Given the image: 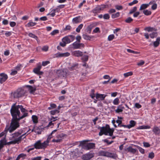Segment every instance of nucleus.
Returning a JSON list of instances; mask_svg holds the SVG:
<instances>
[{
	"instance_id": "nucleus-1",
	"label": "nucleus",
	"mask_w": 160,
	"mask_h": 160,
	"mask_svg": "<svg viewBox=\"0 0 160 160\" xmlns=\"http://www.w3.org/2000/svg\"><path fill=\"white\" fill-rule=\"evenodd\" d=\"M18 105L16 106L14 104L12 106L10 109V112L12 117L10 126L8 128V130L11 133L19 127V120L28 116V113H24L20 117V112L19 110Z\"/></svg>"
},
{
	"instance_id": "nucleus-2",
	"label": "nucleus",
	"mask_w": 160,
	"mask_h": 160,
	"mask_svg": "<svg viewBox=\"0 0 160 160\" xmlns=\"http://www.w3.org/2000/svg\"><path fill=\"white\" fill-rule=\"evenodd\" d=\"M100 131L99 133L100 136H102L103 134L105 135H109L112 136L111 138L114 139L115 138V136H112L114 129L113 128H111L109 127H103L100 129Z\"/></svg>"
},
{
	"instance_id": "nucleus-3",
	"label": "nucleus",
	"mask_w": 160,
	"mask_h": 160,
	"mask_svg": "<svg viewBox=\"0 0 160 160\" xmlns=\"http://www.w3.org/2000/svg\"><path fill=\"white\" fill-rule=\"evenodd\" d=\"M48 146L45 141L41 142V141L40 140L37 141L34 144V147L35 148L37 149L44 150Z\"/></svg>"
},
{
	"instance_id": "nucleus-4",
	"label": "nucleus",
	"mask_w": 160,
	"mask_h": 160,
	"mask_svg": "<svg viewBox=\"0 0 160 160\" xmlns=\"http://www.w3.org/2000/svg\"><path fill=\"white\" fill-rule=\"evenodd\" d=\"M26 134V133H25L20 136L18 133L16 132L12 134V136L10 140H13V141H15L17 140L16 141L17 142L16 143L18 144L21 141L22 137L25 136V135Z\"/></svg>"
},
{
	"instance_id": "nucleus-5",
	"label": "nucleus",
	"mask_w": 160,
	"mask_h": 160,
	"mask_svg": "<svg viewBox=\"0 0 160 160\" xmlns=\"http://www.w3.org/2000/svg\"><path fill=\"white\" fill-rule=\"evenodd\" d=\"M99 155L103 156L112 158H115L117 157L116 154L105 150L100 151L98 152Z\"/></svg>"
},
{
	"instance_id": "nucleus-6",
	"label": "nucleus",
	"mask_w": 160,
	"mask_h": 160,
	"mask_svg": "<svg viewBox=\"0 0 160 160\" xmlns=\"http://www.w3.org/2000/svg\"><path fill=\"white\" fill-rule=\"evenodd\" d=\"M24 93L23 90L18 89L15 92H12L11 93V97L12 98H18L23 96Z\"/></svg>"
},
{
	"instance_id": "nucleus-7",
	"label": "nucleus",
	"mask_w": 160,
	"mask_h": 160,
	"mask_svg": "<svg viewBox=\"0 0 160 160\" xmlns=\"http://www.w3.org/2000/svg\"><path fill=\"white\" fill-rule=\"evenodd\" d=\"M56 75L60 78L64 77L66 76L68 70L66 69L57 70L56 71Z\"/></svg>"
},
{
	"instance_id": "nucleus-8",
	"label": "nucleus",
	"mask_w": 160,
	"mask_h": 160,
	"mask_svg": "<svg viewBox=\"0 0 160 160\" xmlns=\"http://www.w3.org/2000/svg\"><path fill=\"white\" fill-rule=\"evenodd\" d=\"M31 131V129H29L28 130H27V128H22L20 129L18 132H17V133L20 135H21L22 133H26V134L25 135V136L23 138H25L26 136L28 135L29 133H30V131Z\"/></svg>"
},
{
	"instance_id": "nucleus-9",
	"label": "nucleus",
	"mask_w": 160,
	"mask_h": 160,
	"mask_svg": "<svg viewBox=\"0 0 160 160\" xmlns=\"http://www.w3.org/2000/svg\"><path fill=\"white\" fill-rule=\"evenodd\" d=\"M64 135H65L63 133H61L58 135L56 137L57 139H53L52 140V142H56L57 143L60 142H62Z\"/></svg>"
},
{
	"instance_id": "nucleus-10",
	"label": "nucleus",
	"mask_w": 160,
	"mask_h": 160,
	"mask_svg": "<svg viewBox=\"0 0 160 160\" xmlns=\"http://www.w3.org/2000/svg\"><path fill=\"white\" fill-rule=\"evenodd\" d=\"M105 8L106 6L105 5L98 6L92 10V12L94 13L100 12V11L103 10Z\"/></svg>"
},
{
	"instance_id": "nucleus-11",
	"label": "nucleus",
	"mask_w": 160,
	"mask_h": 160,
	"mask_svg": "<svg viewBox=\"0 0 160 160\" xmlns=\"http://www.w3.org/2000/svg\"><path fill=\"white\" fill-rule=\"evenodd\" d=\"M95 147V144L92 143H89L83 145L82 147L86 150H89Z\"/></svg>"
},
{
	"instance_id": "nucleus-12",
	"label": "nucleus",
	"mask_w": 160,
	"mask_h": 160,
	"mask_svg": "<svg viewBox=\"0 0 160 160\" xmlns=\"http://www.w3.org/2000/svg\"><path fill=\"white\" fill-rule=\"evenodd\" d=\"M107 96V95L104 94H100L97 93L96 94V98L99 101H102L104 100L106 97Z\"/></svg>"
},
{
	"instance_id": "nucleus-13",
	"label": "nucleus",
	"mask_w": 160,
	"mask_h": 160,
	"mask_svg": "<svg viewBox=\"0 0 160 160\" xmlns=\"http://www.w3.org/2000/svg\"><path fill=\"white\" fill-rule=\"evenodd\" d=\"M8 77L7 74L3 73L0 74V83L2 84L5 82L8 78Z\"/></svg>"
},
{
	"instance_id": "nucleus-14",
	"label": "nucleus",
	"mask_w": 160,
	"mask_h": 160,
	"mask_svg": "<svg viewBox=\"0 0 160 160\" xmlns=\"http://www.w3.org/2000/svg\"><path fill=\"white\" fill-rule=\"evenodd\" d=\"M93 155L91 153H88L82 156V159L84 160H88L92 158Z\"/></svg>"
},
{
	"instance_id": "nucleus-15",
	"label": "nucleus",
	"mask_w": 160,
	"mask_h": 160,
	"mask_svg": "<svg viewBox=\"0 0 160 160\" xmlns=\"http://www.w3.org/2000/svg\"><path fill=\"white\" fill-rule=\"evenodd\" d=\"M72 55L75 57H80L82 56L83 53L79 50H76L72 52Z\"/></svg>"
},
{
	"instance_id": "nucleus-16",
	"label": "nucleus",
	"mask_w": 160,
	"mask_h": 160,
	"mask_svg": "<svg viewBox=\"0 0 160 160\" xmlns=\"http://www.w3.org/2000/svg\"><path fill=\"white\" fill-rule=\"evenodd\" d=\"M70 55V53L68 52L64 53H60L58 52L55 54V57H67L69 56Z\"/></svg>"
},
{
	"instance_id": "nucleus-17",
	"label": "nucleus",
	"mask_w": 160,
	"mask_h": 160,
	"mask_svg": "<svg viewBox=\"0 0 160 160\" xmlns=\"http://www.w3.org/2000/svg\"><path fill=\"white\" fill-rule=\"evenodd\" d=\"M31 132H34L35 133H37L38 134H41L42 131V130L40 128L38 127H34L33 129L31 130Z\"/></svg>"
},
{
	"instance_id": "nucleus-18",
	"label": "nucleus",
	"mask_w": 160,
	"mask_h": 160,
	"mask_svg": "<svg viewBox=\"0 0 160 160\" xmlns=\"http://www.w3.org/2000/svg\"><path fill=\"white\" fill-rule=\"evenodd\" d=\"M152 3L153 2H150L148 4H142L140 7L139 10L141 11L147 8L149 5H151Z\"/></svg>"
},
{
	"instance_id": "nucleus-19",
	"label": "nucleus",
	"mask_w": 160,
	"mask_h": 160,
	"mask_svg": "<svg viewBox=\"0 0 160 160\" xmlns=\"http://www.w3.org/2000/svg\"><path fill=\"white\" fill-rule=\"evenodd\" d=\"M82 18L80 16L76 17L72 19V22L75 23H77L81 22Z\"/></svg>"
},
{
	"instance_id": "nucleus-20",
	"label": "nucleus",
	"mask_w": 160,
	"mask_h": 160,
	"mask_svg": "<svg viewBox=\"0 0 160 160\" xmlns=\"http://www.w3.org/2000/svg\"><path fill=\"white\" fill-rule=\"evenodd\" d=\"M124 109V108L122 106V105L120 104L118 106L117 108L115 110V112L117 113H119L122 112Z\"/></svg>"
},
{
	"instance_id": "nucleus-21",
	"label": "nucleus",
	"mask_w": 160,
	"mask_h": 160,
	"mask_svg": "<svg viewBox=\"0 0 160 160\" xmlns=\"http://www.w3.org/2000/svg\"><path fill=\"white\" fill-rule=\"evenodd\" d=\"M6 145V140L5 137H4L0 141V149H1Z\"/></svg>"
},
{
	"instance_id": "nucleus-22",
	"label": "nucleus",
	"mask_w": 160,
	"mask_h": 160,
	"mask_svg": "<svg viewBox=\"0 0 160 160\" xmlns=\"http://www.w3.org/2000/svg\"><path fill=\"white\" fill-rule=\"evenodd\" d=\"M125 150L133 153H135L137 151L136 149L133 148L131 147H129L128 148H125Z\"/></svg>"
},
{
	"instance_id": "nucleus-23",
	"label": "nucleus",
	"mask_w": 160,
	"mask_h": 160,
	"mask_svg": "<svg viewBox=\"0 0 160 160\" xmlns=\"http://www.w3.org/2000/svg\"><path fill=\"white\" fill-rule=\"evenodd\" d=\"M152 131L155 135H158L160 133V129L157 126H154L153 127Z\"/></svg>"
},
{
	"instance_id": "nucleus-24",
	"label": "nucleus",
	"mask_w": 160,
	"mask_h": 160,
	"mask_svg": "<svg viewBox=\"0 0 160 160\" xmlns=\"http://www.w3.org/2000/svg\"><path fill=\"white\" fill-rule=\"evenodd\" d=\"M27 87L28 88V90L31 93L33 94L36 90V88L32 87L29 85L27 86Z\"/></svg>"
},
{
	"instance_id": "nucleus-25",
	"label": "nucleus",
	"mask_w": 160,
	"mask_h": 160,
	"mask_svg": "<svg viewBox=\"0 0 160 160\" xmlns=\"http://www.w3.org/2000/svg\"><path fill=\"white\" fill-rule=\"evenodd\" d=\"M160 37H158L156 40V41L153 42V45L155 48L158 47L160 44Z\"/></svg>"
},
{
	"instance_id": "nucleus-26",
	"label": "nucleus",
	"mask_w": 160,
	"mask_h": 160,
	"mask_svg": "<svg viewBox=\"0 0 160 160\" xmlns=\"http://www.w3.org/2000/svg\"><path fill=\"white\" fill-rule=\"evenodd\" d=\"M136 124V122L134 120H131L129 122V124L128 125V128L130 129L134 127Z\"/></svg>"
},
{
	"instance_id": "nucleus-27",
	"label": "nucleus",
	"mask_w": 160,
	"mask_h": 160,
	"mask_svg": "<svg viewBox=\"0 0 160 160\" xmlns=\"http://www.w3.org/2000/svg\"><path fill=\"white\" fill-rule=\"evenodd\" d=\"M32 122L34 124H36L38 122V118L36 116L34 115H32Z\"/></svg>"
},
{
	"instance_id": "nucleus-28",
	"label": "nucleus",
	"mask_w": 160,
	"mask_h": 160,
	"mask_svg": "<svg viewBox=\"0 0 160 160\" xmlns=\"http://www.w3.org/2000/svg\"><path fill=\"white\" fill-rule=\"evenodd\" d=\"M33 72L34 73L38 75H42L43 73L42 72L40 71V70H38L35 68L33 69Z\"/></svg>"
},
{
	"instance_id": "nucleus-29",
	"label": "nucleus",
	"mask_w": 160,
	"mask_h": 160,
	"mask_svg": "<svg viewBox=\"0 0 160 160\" xmlns=\"http://www.w3.org/2000/svg\"><path fill=\"white\" fill-rule=\"evenodd\" d=\"M18 108L20 109L21 112L24 113H27V112L28 111L25 108H23V107L22 105H18Z\"/></svg>"
},
{
	"instance_id": "nucleus-30",
	"label": "nucleus",
	"mask_w": 160,
	"mask_h": 160,
	"mask_svg": "<svg viewBox=\"0 0 160 160\" xmlns=\"http://www.w3.org/2000/svg\"><path fill=\"white\" fill-rule=\"evenodd\" d=\"M150 128V127L149 126L147 125H143L140 126L137 128V129H149Z\"/></svg>"
},
{
	"instance_id": "nucleus-31",
	"label": "nucleus",
	"mask_w": 160,
	"mask_h": 160,
	"mask_svg": "<svg viewBox=\"0 0 160 160\" xmlns=\"http://www.w3.org/2000/svg\"><path fill=\"white\" fill-rule=\"evenodd\" d=\"M72 46L73 48L75 49L80 48L78 42H75L72 44Z\"/></svg>"
},
{
	"instance_id": "nucleus-32",
	"label": "nucleus",
	"mask_w": 160,
	"mask_h": 160,
	"mask_svg": "<svg viewBox=\"0 0 160 160\" xmlns=\"http://www.w3.org/2000/svg\"><path fill=\"white\" fill-rule=\"evenodd\" d=\"M69 38L68 36H66L63 38L62 39V41L65 42L66 44L69 43H70Z\"/></svg>"
},
{
	"instance_id": "nucleus-33",
	"label": "nucleus",
	"mask_w": 160,
	"mask_h": 160,
	"mask_svg": "<svg viewBox=\"0 0 160 160\" xmlns=\"http://www.w3.org/2000/svg\"><path fill=\"white\" fill-rule=\"evenodd\" d=\"M59 111L57 109L52 110L50 112V114L52 115H54L56 114H58L59 113Z\"/></svg>"
},
{
	"instance_id": "nucleus-34",
	"label": "nucleus",
	"mask_w": 160,
	"mask_h": 160,
	"mask_svg": "<svg viewBox=\"0 0 160 160\" xmlns=\"http://www.w3.org/2000/svg\"><path fill=\"white\" fill-rule=\"evenodd\" d=\"M52 138V134H51L48 136V138H47V140L45 141V142H46V143L48 145H48L49 143L50 142V139L51 138Z\"/></svg>"
},
{
	"instance_id": "nucleus-35",
	"label": "nucleus",
	"mask_w": 160,
	"mask_h": 160,
	"mask_svg": "<svg viewBox=\"0 0 160 160\" xmlns=\"http://www.w3.org/2000/svg\"><path fill=\"white\" fill-rule=\"evenodd\" d=\"M149 36L151 38H153L157 36V33L156 32H153L150 33Z\"/></svg>"
},
{
	"instance_id": "nucleus-36",
	"label": "nucleus",
	"mask_w": 160,
	"mask_h": 160,
	"mask_svg": "<svg viewBox=\"0 0 160 160\" xmlns=\"http://www.w3.org/2000/svg\"><path fill=\"white\" fill-rule=\"evenodd\" d=\"M83 27V24H80L76 29V32H79L80 31L81 29Z\"/></svg>"
},
{
	"instance_id": "nucleus-37",
	"label": "nucleus",
	"mask_w": 160,
	"mask_h": 160,
	"mask_svg": "<svg viewBox=\"0 0 160 160\" xmlns=\"http://www.w3.org/2000/svg\"><path fill=\"white\" fill-rule=\"evenodd\" d=\"M119 103V99L118 98H115L113 101V103L114 105H118Z\"/></svg>"
},
{
	"instance_id": "nucleus-38",
	"label": "nucleus",
	"mask_w": 160,
	"mask_h": 160,
	"mask_svg": "<svg viewBox=\"0 0 160 160\" xmlns=\"http://www.w3.org/2000/svg\"><path fill=\"white\" fill-rule=\"evenodd\" d=\"M83 38L86 40H90L91 39V37L86 34H83L82 35Z\"/></svg>"
},
{
	"instance_id": "nucleus-39",
	"label": "nucleus",
	"mask_w": 160,
	"mask_h": 160,
	"mask_svg": "<svg viewBox=\"0 0 160 160\" xmlns=\"http://www.w3.org/2000/svg\"><path fill=\"white\" fill-rule=\"evenodd\" d=\"M150 2H153V3L151 4L152 5V6L151 7V8L152 10H155L157 8V4L156 3L154 2V1H151Z\"/></svg>"
},
{
	"instance_id": "nucleus-40",
	"label": "nucleus",
	"mask_w": 160,
	"mask_h": 160,
	"mask_svg": "<svg viewBox=\"0 0 160 160\" xmlns=\"http://www.w3.org/2000/svg\"><path fill=\"white\" fill-rule=\"evenodd\" d=\"M143 12L145 15L147 16L150 15L151 14V12L148 10H144Z\"/></svg>"
},
{
	"instance_id": "nucleus-41",
	"label": "nucleus",
	"mask_w": 160,
	"mask_h": 160,
	"mask_svg": "<svg viewBox=\"0 0 160 160\" xmlns=\"http://www.w3.org/2000/svg\"><path fill=\"white\" fill-rule=\"evenodd\" d=\"M144 30L148 32H150L153 31L154 30V28L151 27H147L144 29Z\"/></svg>"
},
{
	"instance_id": "nucleus-42",
	"label": "nucleus",
	"mask_w": 160,
	"mask_h": 160,
	"mask_svg": "<svg viewBox=\"0 0 160 160\" xmlns=\"http://www.w3.org/2000/svg\"><path fill=\"white\" fill-rule=\"evenodd\" d=\"M28 36L31 38L35 39L38 41V37L36 36L34 34L32 33H29L28 34Z\"/></svg>"
},
{
	"instance_id": "nucleus-43",
	"label": "nucleus",
	"mask_w": 160,
	"mask_h": 160,
	"mask_svg": "<svg viewBox=\"0 0 160 160\" xmlns=\"http://www.w3.org/2000/svg\"><path fill=\"white\" fill-rule=\"evenodd\" d=\"M56 106H57L54 103H51L50 104V107L48 108V109L50 110L55 108L56 107Z\"/></svg>"
},
{
	"instance_id": "nucleus-44",
	"label": "nucleus",
	"mask_w": 160,
	"mask_h": 160,
	"mask_svg": "<svg viewBox=\"0 0 160 160\" xmlns=\"http://www.w3.org/2000/svg\"><path fill=\"white\" fill-rule=\"evenodd\" d=\"M57 117H55L52 116L51 118H48V120L49 121H52V122H54L56 121L57 120V118H58Z\"/></svg>"
},
{
	"instance_id": "nucleus-45",
	"label": "nucleus",
	"mask_w": 160,
	"mask_h": 160,
	"mask_svg": "<svg viewBox=\"0 0 160 160\" xmlns=\"http://www.w3.org/2000/svg\"><path fill=\"white\" fill-rule=\"evenodd\" d=\"M120 13L119 12H117L115 14H113L112 15V18H115L119 17Z\"/></svg>"
},
{
	"instance_id": "nucleus-46",
	"label": "nucleus",
	"mask_w": 160,
	"mask_h": 160,
	"mask_svg": "<svg viewBox=\"0 0 160 160\" xmlns=\"http://www.w3.org/2000/svg\"><path fill=\"white\" fill-rule=\"evenodd\" d=\"M133 73L132 72H128L127 73H124L123 75L125 78L129 76H131L132 75Z\"/></svg>"
},
{
	"instance_id": "nucleus-47",
	"label": "nucleus",
	"mask_w": 160,
	"mask_h": 160,
	"mask_svg": "<svg viewBox=\"0 0 160 160\" xmlns=\"http://www.w3.org/2000/svg\"><path fill=\"white\" fill-rule=\"evenodd\" d=\"M12 33L13 32L12 31H7L5 32V35L6 37H8L11 35Z\"/></svg>"
},
{
	"instance_id": "nucleus-48",
	"label": "nucleus",
	"mask_w": 160,
	"mask_h": 160,
	"mask_svg": "<svg viewBox=\"0 0 160 160\" xmlns=\"http://www.w3.org/2000/svg\"><path fill=\"white\" fill-rule=\"evenodd\" d=\"M59 32V30H55L51 32L50 34L52 36H54L56 34L58 33Z\"/></svg>"
},
{
	"instance_id": "nucleus-49",
	"label": "nucleus",
	"mask_w": 160,
	"mask_h": 160,
	"mask_svg": "<svg viewBox=\"0 0 160 160\" xmlns=\"http://www.w3.org/2000/svg\"><path fill=\"white\" fill-rule=\"evenodd\" d=\"M114 37L115 36L113 34H111L108 36V39L109 41H112L114 38Z\"/></svg>"
},
{
	"instance_id": "nucleus-50",
	"label": "nucleus",
	"mask_w": 160,
	"mask_h": 160,
	"mask_svg": "<svg viewBox=\"0 0 160 160\" xmlns=\"http://www.w3.org/2000/svg\"><path fill=\"white\" fill-rule=\"evenodd\" d=\"M68 38H69V40H70V42H72L75 39V36H74L71 35L68 36Z\"/></svg>"
},
{
	"instance_id": "nucleus-51",
	"label": "nucleus",
	"mask_w": 160,
	"mask_h": 160,
	"mask_svg": "<svg viewBox=\"0 0 160 160\" xmlns=\"http://www.w3.org/2000/svg\"><path fill=\"white\" fill-rule=\"evenodd\" d=\"M137 10V8L136 7H134L132 9H131L129 12L130 14H131L135 12Z\"/></svg>"
},
{
	"instance_id": "nucleus-52",
	"label": "nucleus",
	"mask_w": 160,
	"mask_h": 160,
	"mask_svg": "<svg viewBox=\"0 0 160 160\" xmlns=\"http://www.w3.org/2000/svg\"><path fill=\"white\" fill-rule=\"evenodd\" d=\"M133 19L131 17H128L125 20V21L127 23H129L133 21Z\"/></svg>"
},
{
	"instance_id": "nucleus-53",
	"label": "nucleus",
	"mask_w": 160,
	"mask_h": 160,
	"mask_svg": "<svg viewBox=\"0 0 160 160\" xmlns=\"http://www.w3.org/2000/svg\"><path fill=\"white\" fill-rule=\"evenodd\" d=\"M137 147L139 151L142 154H144V149H143L141 147L137 146Z\"/></svg>"
},
{
	"instance_id": "nucleus-54",
	"label": "nucleus",
	"mask_w": 160,
	"mask_h": 160,
	"mask_svg": "<svg viewBox=\"0 0 160 160\" xmlns=\"http://www.w3.org/2000/svg\"><path fill=\"white\" fill-rule=\"evenodd\" d=\"M88 56L87 55H84L82 58V60L83 61L86 62L88 60Z\"/></svg>"
},
{
	"instance_id": "nucleus-55",
	"label": "nucleus",
	"mask_w": 160,
	"mask_h": 160,
	"mask_svg": "<svg viewBox=\"0 0 160 160\" xmlns=\"http://www.w3.org/2000/svg\"><path fill=\"white\" fill-rule=\"evenodd\" d=\"M36 23L35 22H29L27 24V25L28 27H32L35 25Z\"/></svg>"
},
{
	"instance_id": "nucleus-56",
	"label": "nucleus",
	"mask_w": 160,
	"mask_h": 160,
	"mask_svg": "<svg viewBox=\"0 0 160 160\" xmlns=\"http://www.w3.org/2000/svg\"><path fill=\"white\" fill-rule=\"evenodd\" d=\"M138 1L137 0H134L132 2H130L128 3V5L130 6H132V5L136 4L138 2Z\"/></svg>"
},
{
	"instance_id": "nucleus-57",
	"label": "nucleus",
	"mask_w": 160,
	"mask_h": 160,
	"mask_svg": "<svg viewBox=\"0 0 160 160\" xmlns=\"http://www.w3.org/2000/svg\"><path fill=\"white\" fill-rule=\"evenodd\" d=\"M103 141L104 142L106 143L108 145H110L113 142V141H111L109 142L107 139H105L103 140Z\"/></svg>"
},
{
	"instance_id": "nucleus-58",
	"label": "nucleus",
	"mask_w": 160,
	"mask_h": 160,
	"mask_svg": "<svg viewBox=\"0 0 160 160\" xmlns=\"http://www.w3.org/2000/svg\"><path fill=\"white\" fill-rule=\"evenodd\" d=\"M154 154L153 152H152L149 154V155H148V158H149L151 159H152L154 158Z\"/></svg>"
},
{
	"instance_id": "nucleus-59",
	"label": "nucleus",
	"mask_w": 160,
	"mask_h": 160,
	"mask_svg": "<svg viewBox=\"0 0 160 160\" xmlns=\"http://www.w3.org/2000/svg\"><path fill=\"white\" fill-rule=\"evenodd\" d=\"M72 29L70 25H67L66 26L65 28H64V31H70Z\"/></svg>"
},
{
	"instance_id": "nucleus-60",
	"label": "nucleus",
	"mask_w": 160,
	"mask_h": 160,
	"mask_svg": "<svg viewBox=\"0 0 160 160\" xmlns=\"http://www.w3.org/2000/svg\"><path fill=\"white\" fill-rule=\"evenodd\" d=\"M74 65L72 66L71 67H70L69 68L70 70H72L74 69H75L76 68H77L78 66L77 65L78 64H74Z\"/></svg>"
},
{
	"instance_id": "nucleus-61",
	"label": "nucleus",
	"mask_w": 160,
	"mask_h": 160,
	"mask_svg": "<svg viewBox=\"0 0 160 160\" xmlns=\"http://www.w3.org/2000/svg\"><path fill=\"white\" fill-rule=\"evenodd\" d=\"M134 107L138 109H139L141 108L142 106L139 103H136L135 104Z\"/></svg>"
},
{
	"instance_id": "nucleus-62",
	"label": "nucleus",
	"mask_w": 160,
	"mask_h": 160,
	"mask_svg": "<svg viewBox=\"0 0 160 160\" xmlns=\"http://www.w3.org/2000/svg\"><path fill=\"white\" fill-rule=\"evenodd\" d=\"M127 50L128 52L129 53H133L136 54L138 53V52L129 49H127Z\"/></svg>"
},
{
	"instance_id": "nucleus-63",
	"label": "nucleus",
	"mask_w": 160,
	"mask_h": 160,
	"mask_svg": "<svg viewBox=\"0 0 160 160\" xmlns=\"http://www.w3.org/2000/svg\"><path fill=\"white\" fill-rule=\"evenodd\" d=\"M19 155L22 159H25L27 156V155L26 154L23 153L20 154Z\"/></svg>"
},
{
	"instance_id": "nucleus-64",
	"label": "nucleus",
	"mask_w": 160,
	"mask_h": 160,
	"mask_svg": "<svg viewBox=\"0 0 160 160\" xmlns=\"http://www.w3.org/2000/svg\"><path fill=\"white\" fill-rule=\"evenodd\" d=\"M115 7L118 10H121L123 9L121 5H116L115 6Z\"/></svg>"
}]
</instances>
